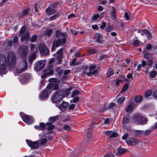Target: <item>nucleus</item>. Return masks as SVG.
<instances>
[{"mask_svg": "<svg viewBox=\"0 0 157 157\" xmlns=\"http://www.w3.org/2000/svg\"><path fill=\"white\" fill-rule=\"evenodd\" d=\"M151 132V131L150 130H147L145 131L144 133L145 136H147Z\"/></svg>", "mask_w": 157, "mask_h": 157, "instance_id": "69168bd1", "label": "nucleus"}, {"mask_svg": "<svg viewBox=\"0 0 157 157\" xmlns=\"http://www.w3.org/2000/svg\"><path fill=\"white\" fill-rule=\"evenodd\" d=\"M48 76V73L47 72V71L44 69L42 72V74L41 76V78H45L47 76Z\"/></svg>", "mask_w": 157, "mask_h": 157, "instance_id": "f704fd0d", "label": "nucleus"}, {"mask_svg": "<svg viewBox=\"0 0 157 157\" xmlns=\"http://www.w3.org/2000/svg\"><path fill=\"white\" fill-rule=\"evenodd\" d=\"M125 99V98L123 96H122L119 98L118 100L117 101L118 103L119 104H121L123 102Z\"/></svg>", "mask_w": 157, "mask_h": 157, "instance_id": "79ce46f5", "label": "nucleus"}, {"mask_svg": "<svg viewBox=\"0 0 157 157\" xmlns=\"http://www.w3.org/2000/svg\"><path fill=\"white\" fill-rule=\"evenodd\" d=\"M94 40L97 43L102 44L103 43V40L102 36L99 33H97L95 34Z\"/></svg>", "mask_w": 157, "mask_h": 157, "instance_id": "ddd939ff", "label": "nucleus"}, {"mask_svg": "<svg viewBox=\"0 0 157 157\" xmlns=\"http://www.w3.org/2000/svg\"><path fill=\"white\" fill-rule=\"evenodd\" d=\"M117 133L115 132H112V133L110 136V137L111 138H114L117 137Z\"/></svg>", "mask_w": 157, "mask_h": 157, "instance_id": "09e8293b", "label": "nucleus"}, {"mask_svg": "<svg viewBox=\"0 0 157 157\" xmlns=\"http://www.w3.org/2000/svg\"><path fill=\"white\" fill-rule=\"evenodd\" d=\"M92 134V131L91 128H88L86 133V140H89L91 137Z\"/></svg>", "mask_w": 157, "mask_h": 157, "instance_id": "393cba45", "label": "nucleus"}, {"mask_svg": "<svg viewBox=\"0 0 157 157\" xmlns=\"http://www.w3.org/2000/svg\"><path fill=\"white\" fill-rule=\"evenodd\" d=\"M7 64L10 67L14 66L16 64L15 55L13 52H10L7 56Z\"/></svg>", "mask_w": 157, "mask_h": 157, "instance_id": "20e7f679", "label": "nucleus"}, {"mask_svg": "<svg viewBox=\"0 0 157 157\" xmlns=\"http://www.w3.org/2000/svg\"><path fill=\"white\" fill-rule=\"evenodd\" d=\"M59 13L56 14L55 15L52 16L49 19V20L50 21H53L55 20L56 18L59 16Z\"/></svg>", "mask_w": 157, "mask_h": 157, "instance_id": "a19ab883", "label": "nucleus"}, {"mask_svg": "<svg viewBox=\"0 0 157 157\" xmlns=\"http://www.w3.org/2000/svg\"><path fill=\"white\" fill-rule=\"evenodd\" d=\"M112 131H107L105 132V134L107 136H109V135H111V134L112 133Z\"/></svg>", "mask_w": 157, "mask_h": 157, "instance_id": "338daca9", "label": "nucleus"}, {"mask_svg": "<svg viewBox=\"0 0 157 157\" xmlns=\"http://www.w3.org/2000/svg\"><path fill=\"white\" fill-rule=\"evenodd\" d=\"M27 145L31 148V150L36 149L38 148L40 141L39 140L32 141L29 140H26Z\"/></svg>", "mask_w": 157, "mask_h": 157, "instance_id": "0eeeda50", "label": "nucleus"}, {"mask_svg": "<svg viewBox=\"0 0 157 157\" xmlns=\"http://www.w3.org/2000/svg\"><path fill=\"white\" fill-rule=\"evenodd\" d=\"M99 18V16L98 14L95 15L93 16V19L94 20H97Z\"/></svg>", "mask_w": 157, "mask_h": 157, "instance_id": "052dcab7", "label": "nucleus"}, {"mask_svg": "<svg viewBox=\"0 0 157 157\" xmlns=\"http://www.w3.org/2000/svg\"><path fill=\"white\" fill-rule=\"evenodd\" d=\"M40 126L43 129L46 128V126L45 124L43 122L40 123Z\"/></svg>", "mask_w": 157, "mask_h": 157, "instance_id": "4d7b16f0", "label": "nucleus"}, {"mask_svg": "<svg viewBox=\"0 0 157 157\" xmlns=\"http://www.w3.org/2000/svg\"><path fill=\"white\" fill-rule=\"evenodd\" d=\"M96 66L95 64H92L90 65L89 71L90 72L92 71L93 70H94L96 68Z\"/></svg>", "mask_w": 157, "mask_h": 157, "instance_id": "a18cd8bd", "label": "nucleus"}, {"mask_svg": "<svg viewBox=\"0 0 157 157\" xmlns=\"http://www.w3.org/2000/svg\"><path fill=\"white\" fill-rule=\"evenodd\" d=\"M79 93V92L78 90H75L73 92L71 95V97H74L78 94Z\"/></svg>", "mask_w": 157, "mask_h": 157, "instance_id": "37998d69", "label": "nucleus"}, {"mask_svg": "<svg viewBox=\"0 0 157 157\" xmlns=\"http://www.w3.org/2000/svg\"><path fill=\"white\" fill-rule=\"evenodd\" d=\"M110 10V14L111 16V18L113 19L114 20L116 17L115 8L114 7L112 6L111 7Z\"/></svg>", "mask_w": 157, "mask_h": 157, "instance_id": "4468645a", "label": "nucleus"}, {"mask_svg": "<svg viewBox=\"0 0 157 157\" xmlns=\"http://www.w3.org/2000/svg\"><path fill=\"white\" fill-rule=\"evenodd\" d=\"M46 129L48 130H51L53 129L54 127L53 125L51 122H48L46 124Z\"/></svg>", "mask_w": 157, "mask_h": 157, "instance_id": "bb28decb", "label": "nucleus"}, {"mask_svg": "<svg viewBox=\"0 0 157 157\" xmlns=\"http://www.w3.org/2000/svg\"><path fill=\"white\" fill-rule=\"evenodd\" d=\"M153 61H154V59L153 58L148 59L147 62V66H151L153 64Z\"/></svg>", "mask_w": 157, "mask_h": 157, "instance_id": "2f4dec72", "label": "nucleus"}, {"mask_svg": "<svg viewBox=\"0 0 157 157\" xmlns=\"http://www.w3.org/2000/svg\"><path fill=\"white\" fill-rule=\"evenodd\" d=\"M76 17L74 13H71L69 15L68 17V18L69 19L71 18H74Z\"/></svg>", "mask_w": 157, "mask_h": 157, "instance_id": "774afa93", "label": "nucleus"}, {"mask_svg": "<svg viewBox=\"0 0 157 157\" xmlns=\"http://www.w3.org/2000/svg\"><path fill=\"white\" fill-rule=\"evenodd\" d=\"M52 66L50 65L48 66L47 68L45 69L47 71L48 76L52 75L54 73L53 70L52 69Z\"/></svg>", "mask_w": 157, "mask_h": 157, "instance_id": "aec40b11", "label": "nucleus"}, {"mask_svg": "<svg viewBox=\"0 0 157 157\" xmlns=\"http://www.w3.org/2000/svg\"><path fill=\"white\" fill-rule=\"evenodd\" d=\"M134 120L135 122L138 124H147L146 119L138 115L135 116Z\"/></svg>", "mask_w": 157, "mask_h": 157, "instance_id": "1a4fd4ad", "label": "nucleus"}, {"mask_svg": "<svg viewBox=\"0 0 157 157\" xmlns=\"http://www.w3.org/2000/svg\"><path fill=\"white\" fill-rule=\"evenodd\" d=\"M20 115L23 121L27 124H31L33 122V118L32 116L21 113Z\"/></svg>", "mask_w": 157, "mask_h": 157, "instance_id": "6e6552de", "label": "nucleus"}, {"mask_svg": "<svg viewBox=\"0 0 157 157\" xmlns=\"http://www.w3.org/2000/svg\"><path fill=\"white\" fill-rule=\"evenodd\" d=\"M76 59L74 58L72 61L70 62V64L71 66H75L78 65L79 63H80L76 62Z\"/></svg>", "mask_w": 157, "mask_h": 157, "instance_id": "cd10ccee", "label": "nucleus"}, {"mask_svg": "<svg viewBox=\"0 0 157 157\" xmlns=\"http://www.w3.org/2000/svg\"><path fill=\"white\" fill-rule=\"evenodd\" d=\"M126 150V149L119 147L117 149V151H115V153L117 155H121L124 153Z\"/></svg>", "mask_w": 157, "mask_h": 157, "instance_id": "a211bd4d", "label": "nucleus"}, {"mask_svg": "<svg viewBox=\"0 0 157 157\" xmlns=\"http://www.w3.org/2000/svg\"><path fill=\"white\" fill-rule=\"evenodd\" d=\"M128 86L127 84H124L120 92V93H122L123 92L125 91L128 89Z\"/></svg>", "mask_w": 157, "mask_h": 157, "instance_id": "473e14b6", "label": "nucleus"}, {"mask_svg": "<svg viewBox=\"0 0 157 157\" xmlns=\"http://www.w3.org/2000/svg\"><path fill=\"white\" fill-rule=\"evenodd\" d=\"M125 141L128 145L131 146H135L137 144H141L139 141L132 137L128 138Z\"/></svg>", "mask_w": 157, "mask_h": 157, "instance_id": "9b49d317", "label": "nucleus"}, {"mask_svg": "<svg viewBox=\"0 0 157 157\" xmlns=\"http://www.w3.org/2000/svg\"><path fill=\"white\" fill-rule=\"evenodd\" d=\"M113 154L111 152H107L104 156V157H113Z\"/></svg>", "mask_w": 157, "mask_h": 157, "instance_id": "58836bf2", "label": "nucleus"}, {"mask_svg": "<svg viewBox=\"0 0 157 157\" xmlns=\"http://www.w3.org/2000/svg\"><path fill=\"white\" fill-rule=\"evenodd\" d=\"M129 122L128 116V115H124L122 120V124L124 127Z\"/></svg>", "mask_w": 157, "mask_h": 157, "instance_id": "f3484780", "label": "nucleus"}, {"mask_svg": "<svg viewBox=\"0 0 157 157\" xmlns=\"http://www.w3.org/2000/svg\"><path fill=\"white\" fill-rule=\"evenodd\" d=\"M57 79L56 78H51L49 79V81L52 83H55L56 82Z\"/></svg>", "mask_w": 157, "mask_h": 157, "instance_id": "603ef678", "label": "nucleus"}, {"mask_svg": "<svg viewBox=\"0 0 157 157\" xmlns=\"http://www.w3.org/2000/svg\"><path fill=\"white\" fill-rule=\"evenodd\" d=\"M79 100V98L78 97H75L73 100H71V102H73V103H75L77 101H78Z\"/></svg>", "mask_w": 157, "mask_h": 157, "instance_id": "6e6d98bb", "label": "nucleus"}, {"mask_svg": "<svg viewBox=\"0 0 157 157\" xmlns=\"http://www.w3.org/2000/svg\"><path fill=\"white\" fill-rule=\"evenodd\" d=\"M83 73L84 74H86L88 76H91L92 75H97L98 73V71L94 70L93 71H92L90 72H86L85 71H83Z\"/></svg>", "mask_w": 157, "mask_h": 157, "instance_id": "5701e85b", "label": "nucleus"}, {"mask_svg": "<svg viewBox=\"0 0 157 157\" xmlns=\"http://www.w3.org/2000/svg\"><path fill=\"white\" fill-rule=\"evenodd\" d=\"M40 145H41L44 144L47 141V139L45 138H44L41 140L40 141Z\"/></svg>", "mask_w": 157, "mask_h": 157, "instance_id": "c03bdc74", "label": "nucleus"}, {"mask_svg": "<svg viewBox=\"0 0 157 157\" xmlns=\"http://www.w3.org/2000/svg\"><path fill=\"white\" fill-rule=\"evenodd\" d=\"M152 93V92L151 90H148L147 91L145 94V97H147L150 96Z\"/></svg>", "mask_w": 157, "mask_h": 157, "instance_id": "ea45409f", "label": "nucleus"}, {"mask_svg": "<svg viewBox=\"0 0 157 157\" xmlns=\"http://www.w3.org/2000/svg\"><path fill=\"white\" fill-rule=\"evenodd\" d=\"M46 12L48 14L52 15L55 13V10L51 7H48L46 9Z\"/></svg>", "mask_w": 157, "mask_h": 157, "instance_id": "4be33fe9", "label": "nucleus"}, {"mask_svg": "<svg viewBox=\"0 0 157 157\" xmlns=\"http://www.w3.org/2000/svg\"><path fill=\"white\" fill-rule=\"evenodd\" d=\"M21 55L23 57H25L27 54L28 48L27 46H25L22 48H21Z\"/></svg>", "mask_w": 157, "mask_h": 157, "instance_id": "dca6fc26", "label": "nucleus"}, {"mask_svg": "<svg viewBox=\"0 0 157 157\" xmlns=\"http://www.w3.org/2000/svg\"><path fill=\"white\" fill-rule=\"evenodd\" d=\"M29 77V75L28 73H25L22 75V78L23 79H28Z\"/></svg>", "mask_w": 157, "mask_h": 157, "instance_id": "49530a36", "label": "nucleus"}, {"mask_svg": "<svg viewBox=\"0 0 157 157\" xmlns=\"http://www.w3.org/2000/svg\"><path fill=\"white\" fill-rule=\"evenodd\" d=\"M139 44V41L137 40H135L133 43V44L135 46H138Z\"/></svg>", "mask_w": 157, "mask_h": 157, "instance_id": "bf43d9fd", "label": "nucleus"}, {"mask_svg": "<svg viewBox=\"0 0 157 157\" xmlns=\"http://www.w3.org/2000/svg\"><path fill=\"white\" fill-rule=\"evenodd\" d=\"M149 32L146 29L142 30V32L141 33L142 35H143L144 34L146 35Z\"/></svg>", "mask_w": 157, "mask_h": 157, "instance_id": "864d4df0", "label": "nucleus"}, {"mask_svg": "<svg viewBox=\"0 0 157 157\" xmlns=\"http://www.w3.org/2000/svg\"><path fill=\"white\" fill-rule=\"evenodd\" d=\"M157 75V72L156 71H153L150 72V76L151 78H153L155 77Z\"/></svg>", "mask_w": 157, "mask_h": 157, "instance_id": "4c0bfd02", "label": "nucleus"}, {"mask_svg": "<svg viewBox=\"0 0 157 157\" xmlns=\"http://www.w3.org/2000/svg\"><path fill=\"white\" fill-rule=\"evenodd\" d=\"M114 74L113 70L111 69H109L107 71V76L108 77H109Z\"/></svg>", "mask_w": 157, "mask_h": 157, "instance_id": "c756f323", "label": "nucleus"}, {"mask_svg": "<svg viewBox=\"0 0 157 157\" xmlns=\"http://www.w3.org/2000/svg\"><path fill=\"white\" fill-rule=\"evenodd\" d=\"M72 89L71 88H69L66 90L65 91H62L63 93V97L67 96L70 94V92L71 90Z\"/></svg>", "mask_w": 157, "mask_h": 157, "instance_id": "a878e982", "label": "nucleus"}, {"mask_svg": "<svg viewBox=\"0 0 157 157\" xmlns=\"http://www.w3.org/2000/svg\"><path fill=\"white\" fill-rule=\"evenodd\" d=\"M62 91H59L54 93L52 97V101L54 103L60 101L63 98V95Z\"/></svg>", "mask_w": 157, "mask_h": 157, "instance_id": "423d86ee", "label": "nucleus"}, {"mask_svg": "<svg viewBox=\"0 0 157 157\" xmlns=\"http://www.w3.org/2000/svg\"><path fill=\"white\" fill-rule=\"evenodd\" d=\"M67 34L65 33H61L58 31H56V36L57 37H60V36H62L64 38L62 39V40L60 39L58 40L56 42H55V44L56 45V47H57L59 46L60 45L62 44H64L66 41V38L65 37L66 36Z\"/></svg>", "mask_w": 157, "mask_h": 157, "instance_id": "39448f33", "label": "nucleus"}, {"mask_svg": "<svg viewBox=\"0 0 157 157\" xmlns=\"http://www.w3.org/2000/svg\"><path fill=\"white\" fill-rule=\"evenodd\" d=\"M68 105V103L63 101L59 106V108L61 110H64L67 107Z\"/></svg>", "mask_w": 157, "mask_h": 157, "instance_id": "6ab92c4d", "label": "nucleus"}, {"mask_svg": "<svg viewBox=\"0 0 157 157\" xmlns=\"http://www.w3.org/2000/svg\"><path fill=\"white\" fill-rule=\"evenodd\" d=\"M36 57V55L35 53H33L31 56H30L29 58V62L30 63H31L33 60H34Z\"/></svg>", "mask_w": 157, "mask_h": 157, "instance_id": "7c9ffc66", "label": "nucleus"}, {"mask_svg": "<svg viewBox=\"0 0 157 157\" xmlns=\"http://www.w3.org/2000/svg\"><path fill=\"white\" fill-rule=\"evenodd\" d=\"M54 85V83L49 84L47 88L44 90L40 94V98L41 99H43L48 97L49 94L52 91V87Z\"/></svg>", "mask_w": 157, "mask_h": 157, "instance_id": "7ed1b4c3", "label": "nucleus"}, {"mask_svg": "<svg viewBox=\"0 0 157 157\" xmlns=\"http://www.w3.org/2000/svg\"><path fill=\"white\" fill-rule=\"evenodd\" d=\"M28 65L26 60L24 59L17 65L16 68V72L21 73L27 70Z\"/></svg>", "mask_w": 157, "mask_h": 157, "instance_id": "f257e3e1", "label": "nucleus"}, {"mask_svg": "<svg viewBox=\"0 0 157 157\" xmlns=\"http://www.w3.org/2000/svg\"><path fill=\"white\" fill-rule=\"evenodd\" d=\"M25 30V26H22L20 30V33L23 34L24 33Z\"/></svg>", "mask_w": 157, "mask_h": 157, "instance_id": "5fc2aeb1", "label": "nucleus"}, {"mask_svg": "<svg viewBox=\"0 0 157 157\" xmlns=\"http://www.w3.org/2000/svg\"><path fill=\"white\" fill-rule=\"evenodd\" d=\"M134 106V103L133 102H130L126 108V112L128 113H131L132 111Z\"/></svg>", "mask_w": 157, "mask_h": 157, "instance_id": "2eb2a0df", "label": "nucleus"}, {"mask_svg": "<svg viewBox=\"0 0 157 157\" xmlns=\"http://www.w3.org/2000/svg\"><path fill=\"white\" fill-rule=\"evenodd\" d=\"M108 57V56L106 55H103L100 56L99 58V59L100 60H103L104 58H107Z\"/></svg>", "mask_w": 157, "mask_h": 157, "instance_id": "de8ad7c7", "label": "nucleus"}, {"mask_svg": "<svg viewBox=\"0 0 157 157\" xmlns=\"http://www.w3.org/2000/svg\"><path fill=\"white\" fill-rule=\"evenodd\" d=\"M29 10V9L28 8L24 10L22 12L19 13L18 14V16L19 17H22L26 15Z\"/></svg>", "mask_w": 157, "mask_h": 157, "instance_id": "412c9836", "label": "nucleus"}, {"mask_svg": "<svg viewBox=\"0 0 157 157\" xmlns=\"http://www.w3.org/2000/svg\"><path fill=\"white\" fill-rule=\"evenodd\" d=\"M46 63V60H41L36 63L35 69L38 71H40L44 68Z\"/></svg>", "mask_w": 157, "mask_h": 157, "instance_id": "9d476101", "label": "nucleus"}, {"mask_svg": "<svg viewBox=\"0 0 157 157\" xmlns=\"http://www.w3.org/2000/svg\"><path fill=\"white\" fill-rule=\"evenodd\" d=\"M75 105L74 104H71L69 106V109L70 110L73 109L75 107Z\"/></svg>", "mask_w": 157, "mask_h": 157, "instance_id": "0e129e2a", "label": "nucleus"}, {"mask_svg": "<svg viewBox=\"0 0 157 157\" xmlns=\"http://www.w3.org/2000/svg\"><path fill=\"white\" fill-rule=\"evenodd\" d=\"M64 129L66 130L69 131L71 130V128L69 125H66L64 127Z\"/></svg>", "mask_w": 157, "mask_h": 157, "instance_id": "3c124183", "label": "nucleus"}, {"mask_svg": "<svg viewBox=\"0 0 157 157\" xmlns=\"http://www.w3.org/2000/svg\"><path fill=\"white\" fill-rule=\"evenodd\" d=\"M8 65L6 57L3 54H0V69L3 74L6 73L5 70Z\"/></svg>", "mask_w": 157, "mask_h": 157, "instance_id": "f03ea898", "label": "nucleus"}, {"mask_svg": "<svg viewBox=\"0 0 157 157\" xmlns=\"http://www.w3.org/2000/svg\"><path fill=\"white\" fill-rule=\"evenodd\" d=\"M39 49L42 54L44 55L48 54L49 50L44 44H41L39 47Z\"/></svg>", "mask_w": 157, "mask_h": 157, "instance_id": "f8f14e48", "label": "nucleus"}, {"mask_svg": "<svg viewBox=\"0 0 157 157\" xmlns=\"http://www.w3.org/2000/svg\"><path fill=\"white\" fill-rule=\"evenodd\" d=\"M144 57L145 58L147 59L153 58L151 54L149 52H147L144 55Z\"/></svg>", "mask_w": 157, "mask_h": 157, "instance_id": "e433bc0d", "label": "nucleus"}, {"mask_svg": "<svg viewBox=\"0 0 157 157\" xmlns=\"http://www.w3.org/2000/svg\"><path fill=\"white\" fill-rule=\"evenodd\" d=\"M54 85L53 88L55 90H57L59 88V85L58 83L56 82L55 83H54Z\"/></svg>", "mask_w": 157, "mask_h": 157, "instance_id": "8fccbe9b", "label": "nucleus"}, {"mask_svg": "<svg viewBox=\"0 0 157 157\" xmlns=\"http://www.w3.org/2000/svg\"><path fill=\"white\" fill-rule=\"evenodd\" d=\"M142 67V65L141 64H138L137 67V68L136 69V71H140L141 70V68Z\"/></svg>", "mask_w": 157, "mask_h": 157, "instance_id": "e2e57ef3", "label": "nucleus"}, {"mask_svg": "<svg viewBox=\"0 0 157 157\" xmlns=\"http://www.w3.org/2000/svg\"><path fill=\"white\" fill-rule=\"evenodd\" d=\"M29 33L28 32H26L22 35L21 40V41H23L25 40H27L29 39Z\"/></svg>", "mask_w": 157, "mask_h": 157, "instance_id": "b1692460", "label": "nucleus"}, {"mask_svg": "<svg viewBox=\"0 0 157 157\" xmlns=\"http://www.w3.org/2000/svg\"><path fill=\"white\" fill-rule=\"evenodd\" d=\"M58 118V116L54 117H51L49 118V121H51L52 122H54V121L57 120Z\"/></svg>", "mask_w": 157, "mask_h": 157, "instance_id": "72a5a7b5", "label": "nucleus"}, {"mask_svg": "<svg viewBox=\"0 0 157 157\" xmlns=\"http://www.w3.org/2000/svg\"><path fill=\"white\" fill-rule=\"evenodd\" d=\"M124 17L127 20H128L130 19V17L129 15V14L125 12L124 13Z\"/></svg>", "mask_w": 157, "mask_h": 157, "instance_id": "13d9d810", "label": "nucleus"}, {"mask_svg": "<svg viewBox=\"0 0 157 157\" xmlns=\"http://www.w3.org/2000/svg\"><path fill=\"white\" fill-rule=\"evenodd\" d=\"M52 33V30L51 29H47L44 34L47 35L48 36H49L51 35Z\"/></svg>", "mask_w": 157, "mask_h": 157, "instance_id": "c9c22d12", "label": "nucleus"}, {"mask_svg": "<svg viewBox=\"0 0 157 157\" xmlns=\"http://www.w3.org/2000/svg\"><path fill=\"white\" fill-rule=\"evenodd\" d=\"M37 38V37L36 36L34 35L33 36L31 39V41L32 42H33L35 41Z\"/></svg>", "mask_w": 157, "mask_h": 157, "instance_id": "680f3d73", "label": "nucleus"}, {"mask_svg": "<svg viewBox=\"0 0 157 157\" xmlns=\"http://www.w3.org/2000/svg\"><path fill=\"white\" fill-rule=\"evenodd\" d=\"M134 100L136 102H140L142 100V97L141 96H136L134 98Z\"/></svg>", "mask_w": 157, "mask_h": 157, "instance_id": "c85d7f7f", "label": "nucleus"}]
</instances>
